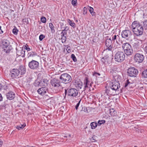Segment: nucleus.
<instances>
[{
  "mask_svg": "<svg viewBox=\"0 0 147 147\" xmlns=\"http://www.w3.org/2000/svg\"><path fill=\"white\" fill-rule=\"evenodd\" d=\"M131 28L134 33L136 36H139L142 34L143 28L138 22L136 21L134 22L131 25Z\"/></svg>",
  "mask_w": 147,
  "mask_h": 147,
  "instance_id": "obj_1",
  "label": "nucleus"
},
{
  "mask_svg": "<svg viewBox=\"0 0 147 147\" xmlns=\"http://www.w3.org/2000/svg\"><path fill=\"white\" fill-rule=\"evenodd\" d=\"M11 77L14 78L18 76L19 74L21 75L24 74L25 73V70L23 66H20L19 69H13L10 71Z\"/></svg>",
  "mask_w": 147,
  "mask_h": 147,
  "instance_id": "obj_2",
  "label": "nucleus"
},
{
  "mask_svg": "<svg viewBox=\"0 0 147 147\" xmlns=\"http://www.w3.org/2000/svg\"><path fill=\"white\" fill-rule=\"evenodd\" d=\"M124 53L127 56H129L133 53V50L131 45L128 43L123 44L122 46Z\"/></svg>",
  "mask_w": 147,
  "mask_h": 147,
  "instance_id": "obj_3",
  "label": "nucleus"
},
{
  "mask_svg": "<svg viewBox=\"0 0 147 147\" xmlns=\"http://www.w3.org/2000/svg\"><path fill=\"white\" fill-rule=\"evenodd\" d=\"M51 83L54 90H55V92L57 93L60 90L61 86V83L59 79L57 78H53L51 80Z\"/></svg>",
  "mask_w": 147,
  "mask_h": 147,
  "instance_id": "obj_4",
  "label": "nucleus"
},
{
  "mask_svg": "<svg viewBox=\"0 0 147 147\" xmlns=\"http://www.w3.org/2000/svg\"><path fill=\"white\" fill-rule=\"evenodd\" d=\"M125 55L123 52L121 51H118L115 53V61L118 62H121L125 59Z\"/></svg>",
  "mask_w": 147,
  "mask_h": 147,
  "instance_id": "obj_5",
  "label": "nucleus"
},
{
  "mask_svg": "<svg viewBox=\"0 0 147 147\" xmlns=\"http://www.w3.org/2000/svg\"><path fill=\"white\" fill-rule=\"evenodd\" d=\"M2 46L6 53L9 52L11 49V47L10 44L9 42L7 40H3L2 43Z\"/></svg>",
  "mask_w": 147,
  "mask_h": 147,
  "instance_id": "obj_6",
  "label": "nucleus"
},
{
  "mask_svg": "<svg viewBox=\"0 0 147 147\" xmlns=\"http://www.w3.org/2000/svg\"><path fill=\"white\" fill-rule=\"evenodd\" d=\"M60 79L63 83L65 84L70 82L72 80L71 76L67 73L62 74L60 77Z\"/></svg>",
  "mask_w": 147,
  "mask_h": 147,
  "instance_id": "obj_7",
  "label": "nucleus"
},
{
  "mask_svg": "<svg viewBox=\"0 0 147 147\" xmlns=\"http://www.w3.org/2000/svg\"><path fill=\"white\" fill-rule=\"evenodd\" d=\"M144 57L142 54L139 53L135 54L134 57V60L136 62L138 63H142L144 59Z\"/></svg>",
  "mask_w": 147,
  "mask_h": 147,
  "instance_id": "obj_8",
  "label": "nucleus"
},
{
  "mask_svg": "<svg viewBox=\"0 0 147 147\" xmlns=\"http://www.w3.org/2000/svg\"><path fill=\"white\" fill-rule=\"evenodd\" d=\"M128 76L131 77H136L138 73L137 69L134 67H131L129 68L127 70Z\"/></svg>",
  "mask_w": 147,
  "mask_h": 147,
  "instance_id": "obj_9",
  "label": "nucleus"
},
{
  "mask_svg": "<svg viewBox=\"0 0 147 147\" xmlns=\"http://www.w3.org/2000/svg\"><path fill=\"white\" fill-rule=\"evenodd\" d=\"M39 66V63L37 61L33 60L28 63V66L31 69H37Z\"/></svg>",
  "mask_w": 147,
  "mask_h": 147,
  "instance_id": "obj_10",
  "label": "nucleus"
},
{
  "mask_svg": "<svg viewBox=\"0 0 147 147\" xmlns=\"http://www.w3.org/2000/svg\"><path fill=\"white\" fill-rule=\"evenodd\" d=\"M120 87V84L118 81H114L112 82L110 86V89L109 91L111 92V90L114 91L117 90Z\"/></svg>",
  "mask_w": 147,
  "mask_h": 147,
  "instance_id": "obj_11",
  "label": "nucleus"
},
{
  "mask_svg": "<svg viewBox=\"0 0 147 147\" xmlns=\"http://www.w3.org/2000/svg\"><path fill=\"white\" fill-rule=\"evenodd\" d=\"M131 35V32L128 30H123L121 33V36L123 38L128 39Z\"/></svg>",
  "mask_w": 147,
  "mask_h": 147,
  "instance_id": "obj_12",
  "label": "nucleus"
},
{
  "mask_svg": "<svg viewBox=\"0 0 147 147\" xmlns=\"http://www.w3.org/2000/svg\"><path fill=\"white\" fill-rule=\"evenodd\" d=\"M67 94L69 96L75 97L78 95V91L75 89L71 88L68 90Z\"/></svg>",
  "mask_w": 147,
  "mask_h": 147,
  "instance_id": "obj_13",
  "label": "nucleus"
},
{
  "mask_svg": "<svg viewBox=\"0 0 147 147\" xmlns=\"http://www.w3.org/2000/svg\"><path fill=\"white\" fill-rule=\"evenodd\" d=\"M92 82H90L87 78H86L84 81V85L85 88H90L91 86Z\"/></svg>",
  "mask_w": 147,
  "mask_h": 147,
  "instance_id": "obj_14",
  "label": "nucleus"
},
{
  "mask_svg": "<svg viewBox=\"0 0 147 147\" xmlns=\"http://www.w3.org/2000/svg\"><path fill=\"white\" fill-rule=\"evenodd\" d=\"M47 89V87H44L39 89L38 90L37 92L39 94L43 95L46 93Z\"/></svg>",
  "mask_w": 147,
  "mask_h": 147,
  "instance_id": "obj_15",
  "label": "nucleus"
},
{
  "mask_svg": "<svg viewBox=\"0 0 147 147\" xmlns=\"http://www.w3.org/2000/svg\"><path fill=\"white\" fill-rule=\"evenodd\" d=\"M15 94L13 92L10 91L6 94V96L7 99L11 100L14 98Z\"/></svg>",
  "mask_w": 147,
  "mask_h": 147,
  "instance_id": "obj_16",
  "label": "nucleus"
},
{
  "mask_svg": "<svg viewBox=\"0 0 147 147\" xmlns=\"http://www.w3.org/2000/svg\"><path fill=\"white\" fill-rule=\"evenodd\" d=\"M25 51L23 49L17 51V55L18 56H21L24 57L25 56Z\"/></svg>",
  "mask_w": 147,
  "mask_h": 147,
  "instance_id": "obj_17",
  "label": "nucleus"
},
{
  "mask_svg": "<svg viewBox=\"0 0 147 147\" xmlns=\"http://www.w3.org/2000/svg\"><path fill=\"white\" fill-rule=\"evenodd\" d=\"M82 110L85 113H89L92 110V108L90 107H84L82 108Z\"/></svg>",
  "mask_w": 147,
  "mask_h": 147,
  "instance_id": "obj_18",
  "label": "nucleus"
},
{
  "mask_svg": "<svg viewBox=\"0 0 147 147\" xmlns=\"http://www.w3.org/2000/svg\"><path fill=\"white\" fill-rule=\"evenodd\" d=\"M109 113L112 116H115L117 115V111L113 109H109Z\"/></svg>",
  "mask_w": 147,
  "mask_h": 147,
  "instance_id": "obj_19",
  "label": "nucleus"
},
{
  "mask_svg": "<svg viewBox=\"0 0 147 147\" xmlns=\"http://www.w3.org/2000/svg\"><path fill=\"white\" fill-rule=\"evenodd\" d=\"M109 57L108 56H107L103 57L101 59V61L103 63L106 64L107 63L109 62Z\"/></svg>",
  "mask_w": 147,
  "mask_h": 147,
  "instance_id": "obj_20",
  "label": "nucleus"
},
{
  "mask_svg": "<svg viewBox=\"0 0 147 147\" xmlns=\"http://www.w3.org/2000/svg\"><path fill=\"white\" fill-rule=\"evenodd\" d=\"M67 22L70 26L74 28H75L76 24L75 23L73 22L72 21L69 19H67Z\"/></svg>",
  "mask_w": 147,
  "mask_h": 147,
  "instance_id": "obj_21",
  "label": "nucleus"
},
{
  "mask_svg": "<svg viewBox=\"0 0 147 147\" xmlns=\"http://www.w3.org/2000/svg\"><path fill=\"white\" fill-rule=\"evenodd\" d=\"M75 85L78 89H81L82 86V83L79 81L76 82Z\"/></svg>",
  "mask_w": 147,
  "mask_h": 147,
  "instance_id": "obj_22",
  "label": "nucleus"
},
{
  "mask_svg": "<svg viewBox=\"0 0 147 147\" xmlns=\"http://www.w3.org/2000/svg\"><path fill=\"white\" fill-rule=\"evenodd\" d=\"M90 125L91 129H94L98 125V124L96 122H94L91 123H90Z\"/></svg>",
  "mask_w": 147,
  "mask_h": 147,
  "instance_id": "obj_23",
  "label": "nucleus"
},
{
  "mask_svg": "<svg viewBox=\"0 0 147 147\" xmlns=\"http://www.w3.org/2000/svg\"><path fill=\"white\" fill-rule=\"evenodd\" d=\"M112 41L111 38L107 39L106 41L105 45L106 46H110L111 45Z\"/></svg>",
  "mask_w": 147,
  "mask_h": 147,
  "instance_id": "obj_24",
  "label": "nucleus"
},
{
  "mask_svg": "<svg viewBox=\"0 0 147 147\" xmlns=\"http://www.w3.org/2000/svg\"><path fill=\"white\" fill-rule=\"evenodd\" d=\"M26 126L25 123L23 124H21L20 125H18L16 126V128L19 130L23 129Z\"/></svg>",
  "mask_w": 147,
  "mask_h": 147,
  "instance_id": "obj_25",
  "label": "nucleus"
},
{
  "mask_svg": "<svg viewBox=\"0 0 147 147\" xmlns=\"http://www.w3.org/2000/svg\"><path fill=\"white\" fill-rule=\"evenodd\" d=\"M89 10L92 15L93 16L95 15V12L93 11V8L89 6Z\"/></svg>",
  "mask_w": 147,
  "mask_h": 147,
  "instance_id": "obj_26",
  "label": "nucleus"
},
{
  "mask_svg": "<svg viewBox=\"0 0 147 147\" xmlns=\"http://www.w3.org/2000/svg\"><path fill=\"white\" fill-rule=\"evenodd\" d=\"M142 76L145 78H147V69L144 70L142 72Z\"/></svg>",
  "mask_w": 147,
  "mask_h": 147,
  "instance_id": "obj_27",
  "label": "nucleus"
},
{
  "mask_svg": "<svg viewBox=\"0 0 147 147\" xmlns=\"http://www.w3.org/2000/svg\"><path fill=\"white\" fill-rule=\"evenodd\" d=\"M142 24L143 25V27L145 30H146L147 29V20H146L143 22Z\"/></svg>",
  "mask_w": 147,
  "mask_h": 147,
  "instance_id": "obj_28",
  "label": "nucleus"
},
{
  "mask_svg": "<svg viewBox=\"0 0 147 147\" xmlns=\"http://www.w3.org/2000/svg\"><path fill=\"white\" fill-rule=\"evenodd\" d=\"M105 122V121L104 120H99L98 121V125L100 126L102 124H104Z\"/></svg>",
  "mask_w": 147,
  "mask_h": 147,
  "instance_id": "obj_29",
  "label": "nucleus"
},
{
  "mask_svg": "<svg viewBox=\"0 0 147 147\" xmlns=\"http://www.w3.org/2000/svg\"><path fill=\"white\" fill-rule=\"evenodd\" d=\"M49 26L50 28V29L51 30V32H54L55 31L54 29V26L52 24V23H49Z\"/></svg>",
  "mask_w": 147,
  "mask_h": 147,
  "instance_id": "obj_30",
  "label": "nucleus"
},
{
  "mask_svg": "<svg viewBox=\"0 0 147 147\" xmlns=\"http://www.w3.org/2000/svg\"><path fill=\"white\" fill-rule=\"evenodd\" d=\"M117 38V36L116 35H114L113 36H112L111 37V41H115L116 40V42L117 44H118V42L117 41L116 39Z\"/></svg>",
  "mask_w": 147,
  "mask_h": 147,
  "instance_id": "obj_31",
  "label": "nucleus"
},
{
  "mask_svg": "<svg viewBox=\"0 0 147 147\" xmlns=\"http://www.w3.org/2000/svg\"><path fill=\"white\" fill-rule=\"evenodd\" d=\"M18 32V30H17L16 28H14L13 30V33L15 35L17 34Z\"/></svg>",
  "mask_w": 147,
  "mask_h": 147,
  "instance_id": "obj_32",
  "label": "nucleus"
},
{
  "mask_svg": "<svg viewBox=\"0 0 147 147\" xmlns=\"http://www.w3.org/2000/svg\"><path fill=\"white\" fill-rule=\"evenodd\" d=\"M66 47V50L68 53H69L71 52L70 47L68 45L65 46Z\"/></svg>",
  "mask_w": 147,
  "mask_h": 147,
  "instance_id": "obj_33",
  "label": "nucleus"
},
{
  "mask_svg": "<svg viewBox=\"0 0 147 147\" xmlns=\"http://www.w3.org/2000/svg\"><path fill=\"white\" fill-rule=\"evenodd\" d=\"M71 57L72 59L74 62H76L77 61L76 58L74 54H71Z\"/></svg>",
  "mask_w": 147,
  "mask_h": 147,
  "instance_id": "obj_34",
  "label": "nucleus"
},
{
  "mask_svg": "<svg viewBox=\"0 0 147 147\" xmlns=\"http://www.w3.org/2000/svg\"><path fill=\"white\" fill-rule=\"evenodd\" d=\"M131 83L129 81V80H127L125 81L124 86L125 88L128 85L130 84Z\"/></svg>",
  "mask_w": 147,
  "mask_h": 147,
  "instance_id": "obj_35",
  "label": "nucleus"
},
{
  "mask_svg": "<svg viewBox=\"0 0 147 147\" xmlns=\"http://www.w3.org/2000/svg\"><path fill=\"white\" fill-rule=\"evenodd\" d=\"M41 21L43 23H45L46 21V19L45 17H42L41 18Z\"/></svg>",
  "mask_w": 147,
  "mask_h": 147,
  "instance_id": "obj_36",
  "label": "nucleus"
},
{
  "mask_svg": "<svg viewBox=\"0 0 147 147\" xmlns=\"http://www.w3.org/2000/svg\"><path fill=\"white\" fill-rule=\"evenodd\" d=\"M45 38V36L43 34H41L39 36V39L40 41L42 40Z\"/></svg>",
  "mask_w": 147,
  "mask_h": 147,
  "instance_id": "obj_37",
  "label": "nucleus"
},
{
  "mask_svg": "<svg viewBox=\"0 0 147 147\" xmlns=\"http://www.w3.org/2000/svg\"><path fill=\"white\" fill-rule=\"evenodd\" d=\"M77 0H72L71 3L74 6H76V5Z\"/></svg>",
  "mask_w": 147,
  "mask_h": 147,
  "instance_id": "obj_38",
  "label": "nucleus"
},
{
  "mask_svg": "<svg viewBox=\"0 0 147 147\" xmlns=\"http://www.w3.org/2000/svg\"><path fill=\"white\" fill-rule=\"evenodd\" d=\"M43 82H44V84L43 85V86H44L45 87V86L47 85V82H48V81L47 80H44L43 81Z\"/></svg>",
  "mask_w": 147,
  "mask_h": 147,
  "instance_id": "obj_39",
  "label": "nucleus"
},
{
  "mask_svg": "<svg viewBox=\"0 0 147 147\" xmlns=\"http://www.w3.org/2000/svg\"><path fill=\"white\" fill-rule=\"evenodd\" d=\"M66 37H63L61 38L62 42L63 43L65 42L66 40Z\"/></svg>",
  "mask_w": 147,
  "mask_h": 147,
  "instance_id": "obj_40",
  "label": "nucleus"
},
{
  "mask_svg": "<svg viewBox=\"0 0 147 147\" xmlns=\"http://www.w3.org/2000/svg\"><path fill=\"white\" fill-rule=\"evenodd\" d=\"M24 49H26L28 51H30V48L29 47H28V46L27 45H26L24 47Z\"/></svg>",
  "mask_w": 147,
  "mask_h": 147,
  "instance_id": "obj_41",
  "label": "nucleus"
},
{
  "mask_svg": "<svg viewBox=\"0 0 147 147\" xmlns=\"http://www.w3.org/2000/svg\"><path fill=\"white\" fill-rule=\"evenodd\" d=\"M22 21L23 23H28V20L27 18H25Z\"/></svg>",
  "mask_w": 147,
  "mask_h": 147,
  "instance_id": "obj_42",
  "label": "nucleus"
},
{
  "mask_svg": "<svg viewBox=\"0 0 147 147\" xmlns=\"http://www.w3.org/2000/svg\"><path fill=\"white\" fill-rule=\"evenodd\" d=\"M107 47V48L106 49V50H108L109 51H111L112 50V47L111 45Z\"/></svg>",
  "mask_w": 147,
  "mask_h": 147,
  "instance_id": "obj_43",
  "label": "nucleus"
},
{
  "mask_svg": "<svg viewBox=\"0 0 147 147\" xmlns=\"http://www.w3.org/2000/svg\"><path fill=\"white\" fill-rule=\"evenodd\" d=\"M40 84V83L39 82H35L34 84V85L36 87L38 86Z\"/></svg>",
  "mask_w": 147,
  "mask_h": 147,
  "instance_id": "obj_44",
  "label": "nucleus"
},
{
  "mask_svg": "<svg viewBox=\"0 0 147 147\" xmlns=\"http://www.w3.org/2000/svg\"><path fill=\"white\" fill-rule=\"evenodd\" d=\"M80 100L78 102L77 104V105H76V107H75V108L76 109V110H77L78 109V107H79V105H80Z\"/></svg>",
  "mask_w": 147,
  "mask_h": 147,
  "instance_id": "obj_45",
  "label": "nucleus"
},
{
  "mask_svg": "<svg viewBox=\"0 0 147 147\" xmlns=\"http://www.w3.org/2000/svg\"><path fill=\"white\" fill-rule=\"evenodd\" d=\"M87 9L86 7H84V9H83V13L84 14H86L87 13Z\"/></svg>",
  "mask_w": 147,
  "mask_h": 147,
  "instance_id": "obj_46",
  "label": "nucleus"
},
{
  "mask_svg": "<svg viewBox=\"0 0 147 147\" xmlns=\"http://www.w3.org/2000/svg\"><path fill=\"white\" fill-rule=\"evenodd\" d=\"M93 75L96 76H97V75L100 76V74L99 73L96 72H95L93 74Z\"/></svg>",
  "mask_w": 147,
  "mask_h": 147,
  "instance_id": "obj_47",
  "label": "nucleus"
},
{
  "mask_svg": "<svg viewBox=\"0 0 147 147\" xmlns=\"http://www.w3.org/2000/svg\"><path fill=\"white\" fill-rule=\"evenodd\" d=\"M3 32L2 29H1V27L0 26V34H2Z\"/></svg>",
  "mask_w": 147,
  "mask_h": 147,
  "instance_id": "obj_48",
  "label": "nucleus"
},
{
  "mask_svg": "<svg viewBox=\"0 0 147 147\" xmlns=\"http://www.w3.org/2000/svg\"><path fill=\"white\" fill-rule=\"evenodd\" d=\"M3 142L0 139V147H1L2 146V145L3 144Z\"/></svg>",
  "mask_w": 147,
  "mask_h": 147,
  "instance_id": "obj_49",
  "label": "nucleus"
},
{
  "mask_svg": "<svg viewBox=\"0 0 147 147\" xmlns=\"http://www.w3.org/2000/svg\"><path fill=\"white\" fill-rule=\"evenodd\" d=\"M144 50L146 53L147 54V45L144 48Z\"/></svg>",
  "mask_w": 147,
  "mask_h": 147,
  "instance_id": "obj_50",
  "label": "nucleus"
},
{
  "mask_svg": "<svg viewBox=\"0 0 147 147\" xmlns=\"http://www.w3.org/2000/svg\"><path fill=\"white\" fill-rule=\"evenodd\" d=\"M62 34V37H66V35H65L64 33H63V32L61 33Z\"/></svg>",
  "mask_w": 147,
  "mask_h": 147,
  "instance_id": "obj_51",
  "label": "nucleus"
},
{
  "mask_svg": "<svg viewBox=\"0 0 147 147\" xmlns=\"http://www.w3.org/2000/svg\"><path fill=\"white\" fill-rule=\"evenodd\" d=\"M3 86L0 83V91L2 88Z\"/></svg>",
  "mask_w": 147,
  "mask_h": 147,
  "instance_id": "obj_52",
  "label": "nucleus"
},
{
  "mask_svg": "<svg viewBox=\"0 0 147 147\" xmlns=\"http://www.w3.org/2000/svg\"><path fill=\"white\" fill-rule=\"evenodd\" d=\"M2 100V97L1 94H0V101Z\"/></svg>",
  "mask_w": 147,
  "mask_h": 147,
  "instance_id": "obj_53",
  "label": "nucleus"
},
{
  "mask_svg": "<svg viewBox=\"0 0 147 147\" xmlns=\"http://www.w3.org/2000/svg\"><path fill=\"white\" fill-rule=\"evenodd\" d=\"M134 147H137V146H135Z\"/></svg>",
  "mask_w": 147,
  "mask_h": 147,
  "instance_id": "obj_54",
  "label": "nucleus"
},
{
  "mask_svg": "<svg viewBox=\"0 0 147 147\" xmlns=\"http://www.w3.org/2000/svg\"><path fill=\"white\" fill-rule=\"evenodd\" d=\"M145 30H146V31L147 32V29Z\"/></svg>",
  "mask_w": 147,
  "mask_h": 147,
  "instance_id": "obj_55",
  "label": "nucleus"
}]
</instances>
